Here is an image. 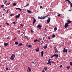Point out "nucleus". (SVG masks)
Wrapping results in <instances>:
<instances>
[{"instance_id": "nucleus-1", "label": "nucleus", "mask_w": 72, "mask_h": 72, "mask_svg": "<svg viewBox=\"0 0 72 72\" xmlns=\"http://www.w3.org/2000/svg\"><path fill=\"white\" fill-rule=\"evenodd\" d=\"M15 58V55L13 54H12L10 58V59L11 60H14V59Z\"/></svg>"}, {"instance_id": "nucleus-2", "label": "nucleus", "mask_w": 72, "mask_h": 72, "mask_svg": "<svg viewBox=\"0 0 72 72\" xmlns=\"http://www.w3.org/2000/svg\"><path fill=\"white\" fill-rule=\"evenodd\" d=\"M41 27H42V26L40 25H38L37 26V27L38 28H39L40 30L41 29Z\"/></svg>"}, {"instance_id": "nucleus-3", "label": "nucleus", "mask_w": 72, "mask_h": 72, "mask_svg": "<svg viewBox=\"0 0 72 72\" xmlns=\"http://www.w3.org/2000/svg\"><path fill=\"white\" fill-rule=\"evenodd\" d=\"M55 57V58H58V55L54 54L52 56V57Z\"/></svg>"}, {"instance_id": "nucleus-4", "label": "nucleus", "mask_w": 72, "mask_h": 72, "mask_svg": "<svg viewBox=\"0 0 72 72\" xmlns=\"http://www.w3.org/2000/svg\"><path fill=\"white\" fill-rule=\"evenodd\" d=\"M68 26H69L68 24L67 23H66L65 24V26H64L65 28H66L67 27H68Z\"/></svg>"}, {"instance_id": "nucleus-5", "label": "nucleus", "mask_w": 72, "mask_h": 72, "mask_svg": "<svg viewBox=\"0 0 72 72\" xmlns=\"http://www.w3.org/2000/svg\"><path fill=\"white\" fill-rule=\"evenodd\" d=\"M26 46L27 48H32V46L31 45H28V44H26Z\"/></svg>"}, {"instance_id": "nucleus-6", "label": "nucleus", "mask_w": 72, "mask_h": 72, "mask_svg": "<svg viewBox=\"0 0 72 72\" xmlns=\"http://www.w3.org/2000/svg\"><path fill=\"white\" fill-rule=\"evenodd\" d=\"M50 21V18L49 17L48 19L47 20V22L48 23H49Z\"/></svg>"}, {"instance_id": "nucleus-7", "label": "nucleus", "mask_w": 72, "mask_h": 72, "mask_svg": "<svg viewBox=\"0 0 72 72\" xmlns=\"http://www.w3.org/2000/svg\"><path fill=\"white\" fill-rule=\"evenodd\" d=\"M63 51V52H64L65 53H67V50L66 49H65V48H64Z\"/></svg>"}, {"instance_id": "nucleus-8", "label": "nucleus", "mask_w": 72, "mask_h": 72, "mask_svg": "<svg viewBox=\"0 0 72 72\" xmlns=\"http://www.w3.org/2000/svg\"><path fill=\"white\" fill-rule=\"evenodd\" d=\"M15 17H16V19H17V18H19V17H20V14H18L17 15H16V16H15Z\"/></svg>"}, {"instance_id": "nucleus-9", "label": "nucleus", "mask_w": 72, "mask_h": 72, "mask_svg": "<svg viewBox=\"0 0 72 72\" xmlns=\"http://www.w3.org/2000/svg\"><path fill=\"white\" fill-rule=\"evenodd\" d=\"M4 46H8V43H4Z\"/></svg>"}, {"instance_id": "nucleus-10", "label": "nucleus", "mask_w": 72, "mask_h": 72, "mask_svg": "<svg viewBox=\"0 0 72 72\" xmlns=\"http://www.w3.org/2000/svg\"><path fill=\"white\" fill-rule=\"evenodd\" d=\"M71 22H71V21H67V23L68 24H69V23H71Z\"/></svg>"}, {"instance_id": "nucleus-11", "label": "nucleus", "mask_w": 72, "mask_h": 72, "mask_svg": "<svg viewBox=\"0 0 72 72\" xmlns=\"http://www.w3.org/2000/svg\"><path fill=\"white\" fill-rule=\"evenodd\" d=\"M23 45V44H22V43H21L20 44H19L18 45V46H21V45Z\"/></svg>"}, {"instance_id": "nucleus-12", "label": "nucleus", "mask_w": 72, "mask_h": 72, "mask_svg": "<svg viewBox=\"0 0 72 72\" xmlns=\"http://www.w3.org/2000/svg\"><path fill=\"white\" fill-rule=\"evenodd\" d=\"M16 10H17L18 9H19L20 10V11H21L22 10H21V9L19 8H16Z\"/></svg>"}, {"instance_id": "nucleus-13", "label": "nucleus", "mask_w": 72, "mask_h": 72, "mask_svg": "<svg viewBox=\"0 0 72 72\" xmlns=\"http://www.w3.org/2000/svg\"><path fill=\"white\" fill-rule=\"evenodd\" d=\"M50 60H51V59H49L48 61V63H51V62L50 61Z\"/></svg>"}, {"instance_id": "nucleus-14", "label": "nucleus", "mask_w": 72, "mask_h": 72, "mask_svg": "<svg viewBox=\"0 0 72 72\" xmlns=\"http://www.w3.org/2000/svg\"><path fill=\"white\" fill-rule=\"evenodd\" d=\"M27 12L28 13H31L32 12L31 11L28 10H27Z\"/></svg>"}, {"instance_id": "nucleus-15", "label": "nucleus", "mask_w": 72, "mask_h": 72, "mask_svg": "<svg viewBox=\"0 0 72 72\" xmlns=\"http://www.w3.org/2000/svg\"><path fill=\"white\" fill-rule=\"evenodd\" d=\"M47 46H47V45H46L43 47V48H44V49H46V48H47Z\"/></svg>"}, {"instance_id": "nucleus-16", "label": "nucleus", "mask_w": 72, "mask_h": 72, "mask_svg": "<svg viewBox=\"0 0 72 72\" xmlns=\"http://www.w3.org/2000/svg\"><path fill=\"white\" fill-rule=\"evenodd\" d=\"M33 22L35 23V22H36V19H35V18H33Z\"/></svg>"}, {"instance_id": "nucleus-17", "label": "nucleus", "mask_w": 72, "mask_h": 72, "mask_svg": "<svg viewBox=\"0 0 72 72\" xmlns=\"http://www.w3.org/2000/svg\"><path fill=\"white\" fill-rule=\"evenodd\" d=\"M28 69L29 72H30V71H31V68L30 67H28Z\"/></svg>"}, {"instance_id": "nucleus-18", "label": "nucleus", "mask_w": 72, "mask_h": 72, "mask_svg": "<svg viewBox=\"0 0 72 72\" xmlns=\"http://www.w3.org/2000/svg\"><path fill=\"white\" fill-rule=\"evenodd\" d=\"M54 31H56L57 30V27H55L54 28Z\"/></svg>"}, {"instance_id": "nucleus-19", "label": "nucleus", "mask_w": 72, "mask_h": 72, "mask_svg": "<svg viewBox=\"0 0 72 72\" xmlns=\"http://www.w3.org/2000/svg\"><path fill=\"white\" fill-rule=\"evenodd\" d=\"M45 18H46V17H45V16H44L42 17V19H45Z\"/></svg>"}, {"instance_id": "nucleus-20", "label": "nucleus", "mask_w": 72, "mask_h": 72, "mask_svg": "<svg viewBox=\"0 0 72 72\" xmlns=\"http://www.w3.org/2000/svg\"><path fill=\"white\" fill-rule=\"evenodd\" d=\"M13 5H14V6H16V5H17V4L15 3H13Z\"/></svg>"}, {"instance_id": "nucleus-21", "label": "nucleus", "mask_w": 72, "mask_h": 72, "mask_svg": "<svg viewBox=\"0 0 72 72\" xmlns=\"http://www.w3.org/2000/svg\"><path fill=\"white\" fill-rule=\"evenodd\" d=\"M43 56V51H42L41 52V57H42Z\"/></svg>"}, {"instance_id": "nucleus-22", "label": "nucleus", "mask_w": 72, "mask_h": 72, "mask_svg": "<svg viewBox=\"0 0 72 72\" xmlns=\"http://www.w3.org/2000/svg\"><path fill=\"white\" fill-rule=\"evenodd\" d=\"M44 69L45 70V71H46V70H47V68H46V67H44Z\"/></svg>"}, {"instance_id": "nucleus-23", "label": "nucleus", "mask_w": 72, "mask_h": 72, "mask_svg": "<svg viewBox=\"0 0 72 72\" xmlns=\"http://www.w3.org/2000/svg\"><path fill=\"white\" fill-rule=\"evenodd\" d=\"M15 44L16 45H18V42H15Z\"/></svg>"}, {"instance_id": "nucleus-24", "label": "nucleus", "mask_w": 72, "mask_h": 72, "mask_svg": "<svg viewBox=\"0 0 72 72\" xmlns=\"http://www.w3.org/2000/svg\"><path fill=\"white\" fill-rule=\"evenodd\" d=\"M38 19H42V17H38Z\"/></svg>"}, {"instance_id": "nucleus-25", "label": "nucleus", "mask_w": 72, "mask_h": 72, "mask_svg": "<svg viewBox=\"0 0 72 72\" xmlns=\"http://www.w3.org/2000/svg\"><path fill=\"white\" fill-rule=\"evenodd\" d=\"M66 68L68 69H69V68H70V66H67L66 67Z\"/></svg>"}, {"instance_id": "nucleus-26", "label": "nucleus", "mask_w": 72, "mask_h": 72, "mask_svg": "<svg viewBox=\"0 0 72 72\" xmlns=\"http://www.w3.org/2000/svg\"><path fill=\"white\" fill-rule=\"evenodd\" d=\"M37 41V39L35 40H34V42H36Z\"/></svg>"}, {"instance_id": "nucleus-27", "label": "nucleus", "mask_w": 72, "mask_h": 72, "mask_svg": "<svg viewBox=\"0 0 72 72\" xmlns=\"http://www.w3.org/2000/svg\"><path fill=\"white\" fill-rule=\"evenodd\" d=\"M35 50L36 51H39V50H39V49H38V50L36 49V50Z\"/></svg>"}, {"instance_id": "nucleus-28", "label": "nucleus", "mask_w": 72, "mask_h": 72, "mask_svg": "<svg viewBox=\"0 0 72 72\" xmlns=\"http://www.w3.org/2000/svg\"><path fill=\"white\" fill-rule=\"evenodd\" d=\"M58 51L57 50H56L55 51V53H57Z\"/></svg>"}, {"instance_id": "nucleus-29", "label": "nucleus", "mask_w": 72, "mask_h": 72, "mask_svg": "<svg viewBox=\"0 0 72 72\" xmlns=\"http://www.w3.org/2000/svg\"><path fill=\"white\" fill-rule=\"evenodd\" d=\"M40 9H41V8H42V6H40Z\"/></svg>"}, {"instance_id": "nucleus-30", "label": "nucleus", "mask_w": 72, "mask_h": 72, "mask_svg": "<svg viewBox=\"0 0 72 72\" xmlns=\"http://www.w3.org/2000/svg\"><path fill=\"white\" fill-rule=\"evenodd\" d=\"M29 5V4L28 3L25 6H28Z\"/></svg>"}, {"instance_id": "nucleus-31", "label": "nucleus", "mask_w": 72, "mask_h": 72, "mask_svg": "<svg viewBox=\"0 0 72 72\" xmlns=\"http://www.w3.org/2000/svg\"><path fill=\"white\" fill-rule=\"evenodd\" d=\"M55 36L54 35H52V37H54Z\"/></svg>"}, {"instance_id": "nucleus-32", "label": "nucleus", "mask_w": 72, "mask_h": 72, "mask_svg": "<svg viewBox=\"0 0 72 72\" xmlns=\"http://www.w3.org/2000/svg\"><path fill=\"white\" fill-rule=\"evenodd\" d=\"M70 6L71 7V8H72V3H71L70 4Z\"/></svg>"}, {"instance_id": "nucleus-33", "label": "nucleus", "mask_w": 72, "mask_h": 72, "mask_svg": "<svg viewBox=\"0 0 72 72\" xmlns=\"http://www.w3.org/2000/svg\"><path fill=\"white\" fill-rule=\"evenodd\" d=\"M9 11V10H7L6 12V13H8V11Z\"/></svg>"}, {"instance_id": "nucleus-34", "label": "nucleus", "mask_w": 72, "mask_h": 72, "mask_svg": "<svg viewBox=\"0 0 72 72\" xmlns=\"http://www.w3.org/2000/svg\"><path fill=\"white\" fill-rule=\"evenodd\" d=\"M13 23H14V24H15V22H13Z\"/></svg>"}, {"instance_id": "nucleus-35", "label": "nucleus", "mask_w": 72, "mask_h": 72, "mask_svg": "<svg viewBox=\"0 0 72 72\" xmlns=\"http://www.w3.org/2000/svg\"><path fill=\"white\" fill-rule=\"evenodd\" d=\"M4 6V5H1V7H3V6Z\"/></svg>"}, {"instance_id": "nucleus-36", "label": "nucleus", "mask_w": 72, "mask_h": 72, "mask_svg": "<svg viewBox=\"0 0 72 72\" xmlns=\"http://www.w3.org/2000/svg\"><path fill=\"white\" fill-rule=\"evenodd\" d=\"M12 15H13V14H12L10 15V16H12Z\"/></svg>"}, {"instance_id": "nucleus-37", "label": "nucleus", "mask_w": 72, "mask_h": 72, "mask_svg": "<svg viewBox=\"0 0 72 72\" xmlns=\"http://www.w3.org/2000/svg\"><path fill=\"white\" fill-rule=\"evenodd\" d=\"M42 72H45V71H44V69H43L42 70Z\"/></svg>"}, {"instance_id": "nucleus-38", "label": "nucleus", "mask_w": 72, "mask_h": 72, "mask_svg": "<svg viewBox=\"0 0 72 72\" xmlns=\"http://www.w3.org/2000/svg\"><path fill=\"white\" fill-rule=\"evenodd\" d=\"M54 48L55 49V50H57V48L56 47H54Z\"/></svg>"}, {"instance_id": "nucleus-39", "label": "nucleus", "mask_w": 72, "mask_h": 72, "mask_svg": "<svg viewBox=\"0 0 72 72\" xmlns=\"http://www.w3.org/2000/svg\"><path fill=\"white\" fill-rule=\"evenodd\" d=\"M7 2V1H5V2H4V4H6V3Z\"/></svg>"}, {"instance_id": "nucleus-40", "label": "nucleus", "mask_w": 72, "mask_h": 72, "mask_svg": "<svg viewBox=\"0 0 72 72\" xmlns=\"http://www.w3.org/2000/svg\"><path fill=\"white\" fill-rule=\"evenodd\" d=\"M60 14L58 15L57 16H58V17L60 16Z\"/></svg>"}, {"instance_id": "nucleus-41", "label": "nucleus", "mask_w": 72, "mask_h": 72, "mask_svg": "<svg viewBox=\"0 0 72 72\" xmlns=\"http://www.w3.org/2000/svg\"><path fill=\"white\" fill-rule=\"evenodd\" d=\"M68 2L70 4H71V1H69Z\"/></svg>"}, {"instance_id": "nucleus-42", "label": "nucleus", "mask_w": 72, "mask_h": 72, "mask_svg": "<svg viewBox=\"0 0 72 72\" xmlns=\"http://www.w3.org/2000/svg\"><path fill=\"white\" fill-rule=\"evenodd\" d=\"M6 24H7V25H9V23H6Z\"/></svg>"}, {"instance_id": "nucleus-43", "label": "nucleus", "mask_w": 72, "mask_h": 72, "mask_svg": "<svg viewBox=\"0 0 72 72\" xmlns=\"http://www.w3.org/2000/svg\"><path fill=\"white\" fill-rule=\"evenodd\" d=\"M6 70H8V68H6Z\"/></svg>"}, {"instance_id": "nucleus-44", "label": "nucleus", "mask_w": 72, "mask_h": 72, "mask_svg": "<svg viewBox=\"0 0 72 72\" xmlns=\"http://www.w3.org/2000/svg\"><path fill=\"white\" fill-rule=\"evenodd\" d=\"M7 5H9V4H10V3H7Z\"/></svg>"}, {"instance_id": "nucleus-45", "label": "nucleus", "mask_w": 72, "mask_h": 72, "mask_svg": "<svg viewBox=\"0 0 72 72\" xmlns=\"http://www.w3.org/2000/svg\"><path fill=\"white\" fill-rule=\"evenodd\" d=\"M62 67V65H61L60 66V67L61 68V67Z\"/></svg>"}, {"instance_id": "nucleus-46", "label": "nucleus", "mask_w": 72, "mask_h": 72, "mask_svg": "<svg viewBox=\"0 0 72 72\" xmlns=\"http://www.w3.org/2000/svg\"><path fill=\"white\" fill-rule=\"evenodd\" d=\"M52 62V63H54V61H51V62Z\"/></svg>"}, {"instance_id": "nucleus-47", "label": "nucleus", "mask_w": 72, "mask_h": 72, "mask_svg": "<svg viewBox=\"0 0 72 72\" xmlns=\"http://www.w3.org/2000/svg\"><path fill=\"white\" fill-rule=\"evenodd\" d=\"M49 16V15H47L46 16H45V17H48Z\"/></svg>"}, {"instance_id": "nucleus-48", "label": "nucleus", "mask_w": 72, "mask_h": 72, "mask_svg": "<svg viewBox=\"0 0 72 72\" xmlns=\"http://www.w3.org/2000/svg\"><path fill=\"white\" fill-rule=\"evenodd\" d=\"M45 37H43V40H44V38H45Z\"/></svg>"}, {"instance_id": "nucleus-49", "label": "nucleus", "mask_w": 72, "mask_h": 72, "mask_svg": "<svg viewBox=\"0 0 72 72\" xmlns=\"http://www.w3.org/2000/svg\"><path fill=\"white\" fill-rule=\"evenodd\" d=\"M32 63H33V64H35V63L33 62H33H32Z\"/></svg>"}, {"instance_id": "nucleus-50", "label": "nucleus", "mask_w": 72, "mask_h": 72, "mask_svg": "<svg viewBox=\"0 0 72 72\" xmlns=\"http://www.w3.org/2000/svg\"><path fill=\"white\" fill-rule=\"evenodd\" d=\"M31 32H33V30H31Z\"/></svg>"}, {"instance_id": "nucleus-51", "label": "nucleus", "mask_w": 72, "mask_h": 72, "mask_svg": "<svg viewBox=\"0 0 72 72\" xmlns=\"http://www.w3.org/2000/svg\"><path fill=\"white\" fill-rule=\"evenodd\" d=\"M66 1H68H68H69V0H66Z\"/></svg>"}, {"instance_id": "nucleus-52", "label": "nucleus", "mask_w": 72, "mask_h": 72, "mask_svg": "<svg viewBox=\"0 0 72 72\" xmlns=\"http://www.w3.org/2000/svg\"><path fill=\"white\" fill-rule=\"evenodd\" d=\"M7 39H9V37H8L7 38Z\"/></svg>"}, {"instance_id": "nucleus-53", "label": "nucleus", "mask_w": 72, "mask_h": 72, "mask_svg": "<svg viewBox=\"0 0 72 72\" xmlns=\"http://www.w3.org/2000/svg\"><path fill=\"white\" fill-rule=\"evenodd\" d=\"M20 26H23V25L22 24H20Z\"/></svg>"}, {"instance_id": "nucleus-54", "label": "nucleus", "mask_w": 72, "mask_h": 72, "mask_svg": "<svg viewBox=\"0 0 72 72\" xmlns=\"http://www.w3.org/2000/svg\"><path fill=\"white\" fill-rule=\"evenodd\" d=\"M43 43L42 42V43L40 45H42Z\"/></svg>"}, {"instance_id": "nucleus-55", "label": "nucleus", "mask_w": 72, "mask_h": 72, "mask_svg": "<svg viewBox=\"0 0 72 72\" xmlns=\"http://www.w3.org/2000/svg\"><path fill=\"white\" fill-rule=\"evenodd\" d=\"M35 22H33V25H34V24H35Z\"/></svg>"}, {"instance_id": "nucleus-56", "label": "nucleus", "mask_w": 72, "mask_h": 72, "mask_svg": "<svg viewBox=\"0 0 72 72\" xmlns=\"http://www.w3.org/2000/svg\"><path fill=\"white\" fill-rule=\"evenodd\" d=\"M25 37H26V38H28V37H27V36H25Z\"/></svg>"}, {"instance_id": "nucleus-57", "label": "nucleus", "mask_w": 72, "mask_h": 72, "mask_svg": "<svg viewBox=\"0 0 72 72\" xmlns=\"http://www.w3.org/2000/svg\"><path fill=\"white\" fill-rule=\"evenodd\" d=\"M50 37H48V39H50Z\"/></svg>"}, {"instance_id": "nucleus-58", "label": "nucleus", "mask_w": 72, "mask_h": 72, "mask_svg": "<svg viewBox=\"0 0 72 72\" xmlns=\"http://www.w3.org/2000/svg\"><path fill=\"white\" fill-rule=\"evenodd\" d=\"M13 41H15V39H13Z\"/></svg>"}, {"instance_id": "nucleus-59", "label": "nucleus", "mask_w": 72, "mask_h": 72, "mask_svg": "<svg viewBox=\"0 0 72 72\" xmlns=\"http://www.w3.org/2000/svg\"><path fill=\"white\" fill-rule=\"evenodd\" d=\"M69 11H70V12H71V10H69Z\"/></svg>"}, {"instance_id": "nucleus-60", "label": "nucleus", "mask_w": 72, "mask_h": 72, "mask_svg": "<svg viewBox=\"0 0 72 72\" xmlns=\"http://www.w3.org/2000/svg\"><path fill=\"white\" fill-rule=\"evenodd\" d=\"M49 63H50L48 62V63H47V64H49Z\"/></svg>"}, {"instance_id": "nucleus-61", "label": "nucleus", "mask_w": 72, "mask_h": 72, "mask_svg": "<svg viewBox=\"0 0 72 72\" xmlns=\"http://www.w3.org/2000/svg\"><path fill=\"white\" fill-rule=\"evenodd\" d=\"M37 41H38V42H39V41H40V40H37Z\"/></svg>"}, {"instance_id": "nucleus-62", "label": "nucleus", "mask_w": 72, "mask_h": 72, "mask_svg": "<svg viewBox=\"0 0 72 72\" xmlns=\"http://www.w3.org/2000/svg\"><path fill=\"white\" fill-rule=\"evenodd\" d=\"M50 66H51V63H50Z\"/></svg>"}, {"instance_id": "nucleus-63", "label": "nucleus", "mask_w": 72, "mask_h": 72, "mask_svg": "<svg viewBox=\"0 0 72 72\" xmlns=\"http://www.w3.org/2000/svg\"><path fill=\"white\" fill-rule=\"evenodd\" d=\"M5 10V9H3V10Z\"/></svg>"}, {"instance_id": "nucleus-64", "label": "nucleus", "mask_w": 72, "mask_h": 72, "mask_svg": "<svg viewBox=\"0 0 72 72\" xmlns=\"http://www.w3.org/2000/svg\"><path fill=\"white\" fill-rule=\"evenodd\" d=\"M27 72H28V69L27 70Z\"/></svg>"}]
</instances>
